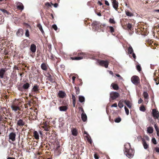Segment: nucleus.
I'll return each instance as SVG.
<instances>
[{
    "label": "nucleus",
    "instance_id": "f257e3e1",
    "mask_svg": "<svg viewBox=\"0 0 159 159\" xmlns=\"http://www.w3.org/2000/svg\"><path fill=\"white\" fill-rule=\"evenodd\" d=\"M134 150L132 149L129 143H127L125 145V153L129 158L132 157L134 154Z\"/></svg>",
    "mask_w": 159,
    "mask_h": 159
},
{
    "label": "nucleus",
    "instance_id": "f03ea898",
    "mask_svg": "<svg viewBox=\"0 0 159 159\" xmlns=\"http://www.w3.org/2000/svg\"><path fill=\"white\" fill-rule=\"evenodd\" d=\"M30 84L29 83H26L24 84L20 83L17 85L16 87L18 90L21 92H25L27 91L30 87Z\"/></svg>",
    "mask_w": 159,
    "mask_h": 159
},
{
    "label": "nucleus",
    "instance_id": "7ed1b4c3",
    "mask_svg": "<svg viewBox=\"0 0 159 159\" xmlns=\"http://www.w3.org/2000/svg\"><path fill=\"white\" fill-rule=\"evenodd\" d=\"M21 106V102L18 100L15 99L11 106V108L12 110L16 111L20 110V107Z\"/></svg>",
    "mask_w": 159,
    "mask_h": 159
},
{
    "label": "nucleus",
    "instance_id": "20e7f679",
    "mask_svg": "<svg viewBox=\"0 0 159 159\" xmlns=\"http://www.w3.org/2000/svg\"><path fill=\"white\" fill-rule=\"evenodd\" d=\"M97 62L99 65L101 66H104L106 68H107L108 67L109 62L107 60L104 61L101 59H98Z\"/></svg>",
    "mask_w": 159,
    "mask_h": 159
},
{
    "label": "nucleus",
    "instance_id": "39448f33",
    "mask_svg": "<svg viewBox=\"0 0 159 159\" xmlns=\"http://www.w3.org/2000/svg\"><path fill=\"white\" fill-rule=\"evenodd\" d=\"M37 113L36 111L34 110H32L29 114V119L30 120H36L37 118Z\"/></svg>",
    "mask_w": 159,
    "mask_h": 159
},
{
    "label": "nucleus",
    "instance_id": "423d86ee",
    "mask_svg": "<svg viewBox=\"0 0 159 159\" xmlns=\"http://www.w3.org/2000/svg\"><path fill=\"white\" fill-rule=\"evenodd\" d=\"M132 82L135 85H137L140 83V79L138 76L134 75L131 78Z\"/></svg>",
    "mask_w": 159,
    "mask_h": 159
},
{
    "label": "nucleus",
    "instance_id": "0eeeda50",
    "mask_svg": "<svg viewBox=\"0 0 159 159\" xmlns=\"http://www.w3.org/2000/svg\"><path fill=\"white\" fill-rule=\"evenodd\" d=\"M111 3L113 7L115 10L118 11V10L119 3L116 0H111Z\"/></svg>",
    "mask_w": 159,
    "mask_h": 159
},
{
    "label": "nucleus",
    "instance_id": "6e6552de",
    "mask_svg": "<svg viewBox=\"0 0 159 159\" xmlns=\"http://www.w3.org/2000/svg\"><path fill=\"white\" fill-rule=\"evenodd\" d=\"M119 96V94L118 93L112 92L110 93V97L112 100H114L118 98Z\"/></svg>",
    "mask_w": 159,
    "mask_h": 159
},
{
    "label": "nucleus",
    "instance_id": "1a4fd4ad",
    "mask_svg": "<svg viewBox=\"0 0 159 159\" xmlns=\"http://www.w3.org/2000/svg\"><path fill=\"white\" fill-rule=\"evenodd\" d=\"M100 23L98 21H94L92 24V26L93 28L97 30L99 29Z\"/></svg>",
    "mask_w": 159,
    "mask_h": 159
},
{
    "label": "nucleus",
    "instance_id": "9d476101",
    "mask_svg": "<svg viewBox=\"0 0 159 159\" xmlns=\"http://www.w3.org/2000/svg\"><path fill=\"white\" fill-rule=\"evenodd\" d=\"M152 114L153 116L155 119H158L159 117V113L158 111L155 109H153L152 110Z\"/></svg>",
    "mask_w": 159,
    "mask_h": 159
},
{
    "label": "nucleus",
    "instance_id": "9b49d317",
    "mask_svg": "<svg viewBox=\"0 0 159 159\" xmlns=\"http://www.w3.org/2000/svg\"><path fill=\"white\" fill-rule=\"evenodd\" d=\"M16 134L14 132L11 133L9 135V138L12 142L16 140Z\"/></svg>",
    "mask_w": 159,
    "mask_h": 159
},
{
    "label": "nucleus",
    "instance_id": "f8f14e48",
    "mask_svg": "<svg viewBox=\"0 0 159 159\" xmlns=\"http://www.w3.org/2000/svg\"><path fill=\"white\" fill-rule=\"evenodd\" d=\"M17 125L20 127L23 126L25 124V122L22 119H19V120L16 119Z\"/></svg>",
    "mask_w": 159,
    "mask_h": 159
},
{
    "label": "nucleus",
    "instance_id": "ddd939ff",
    "mask_svg": "<svg viewBox=\"0 0 159 159\" xmlns=\"http://www.w3.org/2000/svg\"><path fill=\"white\" fill-rule=\"evenodd\" d=\"M7 71L6 68H2L0 70V79L4 78V75Z\"/></svg>",
    "mask_w": 159,
    "mask_h": 159
},
{
    "label": "nucleus",
    "instance_id": "4468645a",
    "mask_svg": "<svg viewBox=\"0 0 159 159\" xmlns=\"http://www.w3.org/2000/svg\"><path fill=\"white\" fill-rule=\"evenodd\" d=\"M47 79L49 80L52 83H54L55 82V80L53 78V76L51 75L49 73H47Z\"/></svg>",
    "mask_w": 159,
    "mask_h": 159
},
{
    "label": "nucleus",
    "instance_id": "2eb2a0df",
    "mask_svg": "<svg viewBox=\"0 0 159 159\" xmlns=\"http://www.w3.org/2000/svg\"><path fill=\"white\" fill-rule=\"evenodd\" d=\"M3 114H5L6 116H8V115H6V113L3 112V114H2V112H0V121H3L5 120V119H7V118L4 116Z\"/></svg>",
    "mask_w": 159,
    "mask_h": 159
},
{
    "label": "nucleus",
    "instance_id": "dca6fc26",
    "mask_svg": "<svg viewBox=\"0 0 159 159\" xmlns=\"http://www.w3.org/2000/svg\"><path fill=\"white\" fill-rule=\"evenodd\" d=\"M29 44V41L27 39H24L22 42V46L23 48H25L28 46Z\"/></svg>",
    "mask_w": 159,
    "mask_h": 159
},
{
    "label": "nucleus",
    "instance_id": "f3484780",
    "mask_svg": "<svg viewBox=\"0 0 159 159\" xmlns=\"http://www.w3.org/2000/svg\"><path fill=\"white\" fill-rule=\"evenodd\" d=\"M39 86L37 84H35L32 89V91L36 93H39Z\"/></svg>",
    "mask_w": 159,
    "mask_h": 159
},
{
    "label": "nucleus",
    "instance_id": "a211bd4d",
    "mask_svg": "<svg viewBox=\"0 0 159 159\" xmlns=\"http://www.w3.org/2000/svg\"><path fill=\"white\" fill-rule=\"evenodd\" d=\"M66 95V93L65 92L62 91H60L58 93L57 96L59 97L60 98H64Z\"/></svg>",
    "mask_w": 159,
    "mask_h": 159
},
{
    "label": "nucleus",
    "instance_id": "6ab92c4d",
    "mask_svg": "<svg viewBox=\"0 0 159 159\" xmlns=\"http://www.w3.org/2000/svg\"><path fill=\"white\" fill-rule=\"evenodd\" d=\"M142 143L145 149H147L149 148V145L147 144L145 140L143 139H142Z\"/></svg>",
    "mask_w": 159,
    "mask_h": 159
},
{
    "label": "nucleus",
    "instance_id": "aec40b11",
    "mask_svg": "<svg viewBox=\"0 0 159 159\" xmlns=\"http://www.w3.org/2000/svg\"><path fill=\"white\" fill-rule=\"evenodd\" d=\"M16 7L19 10H22L24 8V7L23 4L20 2H18L16 4Z\"/></svg>",
    "mask_w": 159,
    "mask_h": 159
},
{
    "label": "nucleus",
    "instance_id": "412c9836",
    "mask_svg": "<svg viewBox=\"0 0 159 159\" xmlns=\"http://www.w3.org/2000/svg\"><path fill=\"white\" fill-rule=\"evenodd\" d=\"M30 49L32 53H34L36 52V45L34 44H31Z\"/></svg>",
    "mask_w": 159,
    "mask_h": 159
},
{
    "label": "nucleus",
    "instance_id": "4be33fe9",
    "mask_svg": "<svg viewBox=\"0 0 159 159\" xmlns=\"http://www.w3.org/2000/svg\"><path fill=\"white\" fill-rule=\"evenodd\" d=\"M48 65L45 63H43L41 66V69L45 71H47L48 69Z\"/></svg>",
    "mask_w": 159,
    "mask_h": 159
},
{
    "label": "nucleus",
    "instance_id": "5701e85b",
    "mask_svg": "<svg viewBox=\"0 0 159 159\" xmlns=\"http://www.w3.org/2000/svg\"><path fill=\"white\" fill-rule=\"evenodd\" d=\"M125 13L126 15L128 17H131L134 16V13L130 12L127 9L125 10Z\"/></svg>",
    "mask_w": 159,
    "mask_h": 159
},
{
    "label": "nucleus",
    "instance_id": "b1692460",
    "mask_svg": "<svg viewBox=\"0 0 159 159\" xmlns=\"http://www.w3.org/2000/svg\"><path fill=\"white\" fill-rule=\"evenodd\" d=\"M23 34V30L22 29H19L17 31L16 34L18 36H21Z\"/></svg>",
    "mask_w": 159,
    "mask_h": 159
},
{
    "label": "nucleus",
    "instance_id": "393cba45",
    "mask_svg": "<svg viewBox=\"0 0 159 159\" xmlns=\"http://www.w3.org/2000/svg\"><path fill=\"white\" fill-rule=\"evenodd\" d=\"M50 55L49 56L48 55V57L50 59L53 61H55V58H57V57L54 56L52 53L51 52H50Z\"/></svg>",
    "mask_w": 159,
    "mask_h": 159
},
{
    "label": "nucleus",
    "instance_id": "a878e982",
    "mask_svg": "<svg viewBox=\"0 0 159 159\" xmlns=\"http://www.w3.org/2000/svg\"><path fill=\"white\" fill-rule=\"evenodd\" d=\"M107 29L111 33L113 34V33L115 32V30L113 27L111 26H108L107 27Z\"/></svg>",
    "mask_w": 159,
    "mask_h": 159
},
{
    "label": "nucleus",
    "instance_id": "bb28decb",
    "mask_svg": "<svg viewBox=\"0 0 159 159\" xmlns=\"http://www.w3.org/2000/svg\"><path fill=\"white\" fill-rule=\"evenodd\" d=\"M124 103L129 108H131L132 104L129 101L125 100L124 101Z\"/></svg>",
    "mask_w": 159,
    "mask_h": 159
},
{
    "label": "nucleus",
    "instance_id": "cd10ccee",
    "mask_svg": "<svg viewBox=\"0 0 159 159\" xmlns=\"http://www.w3.org/2000/svg\"><path fill=\"white\" fill-rule=\"evenodd\" d=\"M37 26L39 28L43 34L44 33V31L42 28V26L40 24H37Z\"/></svg>",
    "mask_w": 159,
    "mask_h": 159
},
{
    "label": "nucleus",
    "instance_id": "c85d7f7f",
    "mask_svg": "<svg viewBox=\"0 0 159 159\" xmlns=\"http://www.w3.org/2000/svg\"><path fill=\"white\" fill-rule=\"evenodd\" d=\"M81 119L82 120L85 122L87 119V116L85 113H83L81 115Z\"/></svg>",
    "mask_w": 159,
    "mask_h": 159
},
{
    "label": "nucleus",
    "instance_id": "c756f323",
    "mask_svg": "<svg viewBox=\"0 0 159 159\" xmlns=\"http://www.w3.org/2000/svg\"><path fill=\"white\" fill-rule=\"evenodd\" d=\"M33 136L36 139H39V135L38 132L37 131H34L33 133Z\"/></svg>",
    "mask_w": 159,
    "mask_h": 159
},
{
    "label": "nucleus",
    "instance_id": "7c9ffc66",
    "mask_svg": "<svg viewBox=\"0 0 159 159\" xmlns=\"http://www.w3.org/2000/svg\"><path fill=\"white\" fill-rule=\"evenodd\" d=\"M71 59L72 60H79L82 59L83 58V57L82 56H78L75 57H71Z\"/></svg>",
    "mask_w": 159,
    "mask_h": 159
},
{
    "label": "nucleus",
    "instance_id": "2f4dec72",
    "mask_svg": "<svg viewBox=\"0 0 159 159\" xmlns=\"http://www.w3.org/2000/svg\"><path fill=\"white\" fill-rule=\"evenodd\" d=\"M124 102V101L123 99L121 100L119 102L118 106L120 108H121L123 107L124 105L123 103Z\"/></svg>",
    "mask_w": 159,
    "mask_h": 159
},
{
    "label": "nucleus",
    "instance_id": "473e14b6",
    "mask_svg": "<svg viewBox=\"0 0 159 159\" xmlns=\"http://www.w3.org/2000/svg\"><path fill=\"white\" fill-rule=\"evenodd\" d=\"M59 109L61 111H66L67 109V107L66 106H62L59 107Z\"/></svg>",
    "mask_w": 159,
    "mask_h": 159
},
{
    "label": "nucleus",
    "instance_id": "72a5a7b5",
    "mask_svg": "<svg viewBox=\"0 0 159 159\" xmlns=\"http://www.w3.org/2000/svg\"><path fill=\"white\" fill-rule=\"evenodd\" d=\"M143 96L144 98L146 99H148L149 98L148 94L146 91H144L143 93Z\"/></svg>",
    "mask_w": 159,
    "mask_h": 159
},
{
    "label": "nucleus",
    "instance_id": "f704fd0d",
    "mask_svg": "<svg viewBox=\"0 0 159 159\" xmlns=\"http://www.w3.org/2000/svg\"><path fill=\"white\" fill-rule=\"evenodd\" d=\"M72 134L74 136H77L78 134V132L77 129L75 128L71 130Z\"/></svg>",
    "mask_w": 159,
    "mask_h": 159
},
{
    "label": "nucleus",
    "instance_id": "c9c22d12",
    "mask_svg": "<svg viewBox=\"0 0 159 159\" xmlns=\"http://www.w3.org/2000/svg\"><path fill=\"white\" fill-rule=\"evenodd\" d=\"M111 86H112L113 88L116 90H118L119 88V86L116 84H112Z\"/></svg>",
    "mask_w": 159,
    "mask_h": 159
},
{
    "label": "nucleus",
    "instance_id": "e433bc0d",
    "mask_svg": "<svg viewBox=\"0 0 159 159\" xmlns=\"http://www.w3.org/2000/svg\"><path fill=\"white\" fill-rule=\"evenodd\" d=\"M128 53L129 54H131L133 53V50L131 46H130L128 49Z\"/></svg>",
    "mask_w": 159,
    "mask_h": 159
},
{
    "label": "nucleus",
    "instance_id": "4c0bfd02",
    "mask_svg": "<svg viewBox=\"0 0 159 159\" xmlns=\"http://www.w3.org/2000/svg\"><path fill=\"white\" fill-rule=\"evenodd\" d=\"M79 101L81 103L84 102L85 101L84 98L82 96H79Z\"/></svg>",
    "mask_w": 159,
    "mask_h": 159
},
{
    "label": "nucleus",
    "instance_id": "58836bf2",
    "mask_svg": "<svg viewBox=\"0 0 159 159\" xmlns=\"http://www.w3.org/2000/svg\"><path fill=\"white\" fill-rule=\"evenodd\" d=\"M1 11L5 15H10V13L8 12L6 10L3 9H0Z\"/></svg>",
    "mask_w": 159,
    "mask_h": 159
},
{
    "label": "nucleus",
    "instance_id": "ea45409f",
    "mask_svg": "<svg viewBox=\"0 0 159 159\" xmlns=\"http://www.w3.org/2000/svg\"><path fill=\"white\" fill-rule=\"evenodd\" d=\"M36 103L35 101L33 99L28 101V104L29 105L31 106L32 104H34Z\"/></svg>",
    "mask_w": 159,
    "mask_h": 159
},
{
    "label": "nucleus",
    "instance_id": "a19ab883",
    "mask_svg": "<svg viewBox=\"0 0 159 159\" xmlns=\"http://www.w3.org/2000/svg\"><path fill=\"white\" fill-rule=\"evenodd\" d=\"M153 128L152 127H149L147 129L148 132L150 133L151 134L153 132Z\"/></svg>",
    "mask_w": 159,
    "mask_h": 159
},
{
    "label": "nucleus",
    "instance_id": "79ce46f5",
    "mask_svg": "<svg viewBox=\"0 0 159 159\" xmlns=\"http://www.w3.org/2000/svg\"><path fill=\"white\" fill-rule=\"evenodd\" d=\"M109 22L112 24H115L116 23L113 18H110L109 20Z\"/></svg>",
    "mask_w": 159,
    "mask_h": 159
},
{
    "label": "nucleus",
    "instance_id": "37998d69",
    "mask_svg": "<svg viewBox=\"0 0 159 159\" xmlns=\"http://www.w3.org/2000/svg\"><path fill=\"white\" fill-rule=\"evenodd\" d=\"M126 28H127L128 29H129L130 30H131V29L132 28V25L130 23H128L126 25Z\"/></svg>",
    "mask_w": 159,
    "mask_h": 159
},
{
    "label": "nucleus",
    "instance_id": "c03bdc74",
    "mask_svg": "<svg viewBox=\"0 0 159 159\" xmlns=\"http://www.w3.org/2000/svg\"><path fill=\"white\" fill-rule=\"evenodd\" d=\"M75 89L76 90V93L77 95H78L80 93V89L78 87H75Z\"/></svg>",
    "mask_w": 159,
    "mask_h": 159
},
{
    "label": "nucleus",
    "instance_id": "a18cd8bd",
    "mask_svg": "<svg viewBox=\"0 0 159 159\" xmlns=\"http://www.w3.org/2000/svg\"><path fill=\"white\" fill-rule=\"evenodd\" d=\"M139 110L141 111L144 112L146 110V108L144 106L142 105L140 107Z\"/></svg>",
    "mask_w": 159,
    "mask_h": 159
},
{
    "label": "nucleus",
    "instance_id": "49530a36",
    "mask_svg": "<svg viewBox=\"0 0 159 159\" xmlns=\"http://www.w3.org/2000/svg\"><path fill=\"white\" fill-rule=\"evenodd\" d=\"M121 118L120 117H118L116 118L115 119L114 121L115 122L119 123L121 121Z\"/></svg>",
    "mask_w": 159,
    "mask_h": 159
},
{
    "label": "nucleus",
    "instance_id": "de8ad7c7",
    "mask_svg": "<svg viewBox=\"0 0 159 159\" xmlns=\"http://www.w3.org/2000/svg\"><path fill=\"white\" fill-rule=\"evenodd\" d=\"M51 127V126L48 127V126L46 125H44L43 127V128L44 129V130L46 131H48Z\"/></svg>",
    "mask_w": 159,
    "mask_h": 159
},
{
    "label": "nucleus",
    "instance_id": "09e8293b",
    "mask_svg": "<svg viewBox=\"0 0 159 159\" xmlns=\"http://www.w3.org/2000/svg\"><path fill=\"white\" fill-rule=\"evenodd\" d=\"M48 48V51L49 52H51L52 50V46L51 44H47Z\"/></svg>",
    "mask_w": 159,
    "mask_h": 159
},
{
    "label": "nucleus",
    "instance_id": "8fccbe9b",
    "mask_svg": "<svg viewBox=\"0 0 159 159\" xmlns=\"http://www.w3.org/2000/svg\"><path fill=\"white\" fill-rule=\"evenodd\" d=\"M25 35L27 37H29L30 36V33L28 29H27L26 30L25 33Z\"/></svg>",
    "mask_w": 159,
    "mask_h": 159
},
{
    "label": "nucleus",
    "instance_id": "3c124183",
    "mask_svg": "<svg viewBox=\"0 0 159 159\" xmlns=\"http://www.w3.org/2000/svg\"><path fill=\"white\" fill-rule=\"evenodd\" d=\"M85 53H83V52H79L78 53V56H82L83 57V58L85 57Z\"/></svg>",
    "mask_w": 159,
    "mask_h": 159
},
{
    "label": "nucleus",
    "instance_id": "603ef678",
    "mask_svg": "<svg viewBox=\"0 0 159 159\" xmlns=\"http://www.w3.org/2000/svg\"><path fill=\"white\" fill-rule=\"evenodd\" d=\"M57 59V61H56V64H55V66H57V65H58V63L60 62V61H61V59L60 58H57H57H55V59Z\"/></svg>",
    "mask_w": 159,
    "mask_h": 159
},
{
    "label": "nucleus",
    "instance_id": "864d4df0",
    "mask_svg": "<svg viewBox=\"0 0 159 159\" xmlns=\"http://www.w3.org/2000/svg\"><path fill=\"white\" fill-rule=\"evenodd\" d=\"M86 137L88 142H89L90 144H91L92 143V140L91 138H89V137L87 136H86Z\"/></svg>",
    "mask_w": 159,
    "mask_h": 159
},
{
    "label": "nucleus",
    "instance_id": "5fc2aeb1",
    "mask_svg": "<svg viewBox=\"0 0 159 159\" xmlns=\"http://www.w3.org/2000/svg\"><path fill=\"white\" fill-rule=\"evenodd\" d=\"M106 26L105 24H102L100 23V25L99 26V28H102V29Z\"/></svg>",
    "mask_w": 159,
    "mask_h": 159
},
{
    "label": "nucleus",
    "instance_id": "6e6d98bb",
    "mask_svg": "<svg viewBox=\"0 0 159 159\" xmlns=\"http://www.w3.org/2000/svg\"><path fill=\"white\" fill-rule=\"evenodd\" d=\"M125 109L126 115H128L129 114V109L125 106Z\"/></svg>",
    "mask_w": 159,
    "mask_h": 159
},
{
    "label": "nucleus",
    "instance_id": "4d7b16f0",
    "mask_svg": "<svg viewBox=\"0 0 159 159\" xmlns=\"http://www.w3.org/2000/svg\"><path fill=\"white\" fill-rule=\"evenodd\" d=\"M52 28L56 31L57 30V25L55 24H54L52 25Z\"/></svg>",
    "mask_w": 159,
    "mask_h": 159
},
{
    "label": "nucleus",
    "instance_id": "13d9d810",
    "mask_svg": "<svg viewBox=\"0 0 159 159\" xmlns=\"http://www.w3.org/2000/svg\"><path fill=\"white\" fill-rule=\"evenodd\" d=\"M94 156L95 159H98L99 158V155L97 153H95Z\"/></svg>",
    "mask_w": 159,
    "mask_h": 159
},
{
    "label": "nucleus",
    "instance_id": "bf43d9fd",
    "mask_svg": "<svg viewBox=\"0 0 159 159\" xmlns=\"http://www.w3.org/2000/svg\"><path fill=\"white\" fill-rule=\"evenodd\" d=\"M152 142L154 144H157V141L156 139L155 138H152Z\"/></svg>",
    "mask_w": 159,
    "mask_h": 159
},
{
    "label": "nucleus",
    "instance_id": "052dcab7",
    "mask_svg": "<svg viewBox=\"0 0 159 159\" xmlns=\"http://www.w3.org/2000/svg\"><path fill=\"white\" fill-rule=\"evenodd\" d=\"M4 21V20L3 18H2L1 16H0V24H2Z\"/></svg>",
    "mask_w": 159,
    "mask_h": 159
},
{
    "label": "nucleus",
    "instance_id": "680f3d73",
    "mask_svg": "<svg viewBox=\"0 0 159 159\" xmlns=\"http://www.w3.org/2000/svg\"><path fill=\"white\" fill-rule=\"evenodd\" d=\"M72 98L73 100V102H76V98L75 95L73 94H72Z\"/></svg>",
    "mask_w": 159,
    "mask_h": 159
},
{
    "label": "nucleus",
    "instance_id": "e2e57ef3",
    "mask_svg": "<svg viewBox=\"0 0 159 159\" xmlns=\"http://www.w3.org/2000/svg\"><path fill=\"white\" fill-rule=\"evenodd\" d=\"M137 70L139 71H140L141 70V68L140 66L139 65H137L136 66Z\"/></svg>",
    "mask_w": 159,
    "mask_h": 159
},
{
    "label": "nucleus",
    "instance_id": "0e129e2a",
    "mask_svg": "<svg viewBox=\"0 0 159 159\" xmlns=\"http://www.w3.org/2000/svg\"><path fill=\"white\" fill-rule=\"evenodd\" d=\"M154 127L155 128V129H156V131H159V129H158V128L157 127V125L155 124L154 125Z\"/></svg>",
    "mask_w": 159,
    "mask_h": 159
},
{
    "label": "nucleus",
    "instance_id": "69168bd1",
    "mask_svg": "<svg viewBox=\"0 0 159 159\" xmlns=\"http://www.w3.org/2000/svg\"><path fill=\"white\" fill-rule=\"evenodd\" d=\"M117 106V103H115L111 105V107H116Z\"/></svg>",
    "mask_w": 159,
    "mask_h": 159
},
{
    "label": "nucleus",
    "instance_id": "338daca9",
    "mask_svg": "<svg viewBox=\"0 0 159 159\" xmlns=\"http://www.w3.org/2000/svg\"><path fill=\"white\" fill-rule=\"evenodd\" d=\"M45 5L46 6H47L48 7H51V4H50V3L48 2H47L45 3Z\"/></svg>",
    "mask_w": 159,
    "mask_h": 159
},
{
    "label": "nucleus",
    "instance_id": "774afa93",
    "mask_svg": "<svg viewBox=\"0 0 159 159\" xmlns=\"http://www.w3.org/2000/svg\"><path fill=\"white\" fill-rule=\"evenodd\" d=\"M155 150L156 152H159V147H156L155 148Z\"/></svg>",
    "mask_w": 159,
    "mask_h": 159
}]
</instances>
